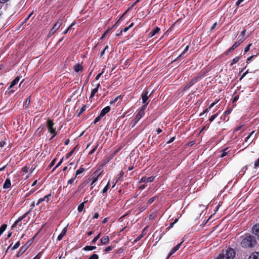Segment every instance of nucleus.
I'll use <instances>...</instances> for the list:
<instances>
[{
  "label": "nucleus",
  "instance_id": "nucleus-1",
  "mask_svg": "<svg viewBox=\"0 0 259 259\" xmlns=\"http://www.w3.org/2000/svg\"><path fill=\"white\" fill-rule=\"evenodd\" d=\"M255 243V240L254 237L251 235H247L242 239L241 245L243 247L248 248L252 247Z\"/></svg>",
  "mask_w": 259,
  "mask_h": 259
},
{
  "label": "nucleus",
  "instance_id": "nucleus-2",
  "mask_svg": "<svg viewBox=\"0 0 259 259\" xmlns=\"http://www.w3.org/2000/svg\"><path fill=\"white\" fill-rule=\"evenodd\" d=\"M235 255V252L234 249L228 248L220 256H221L223 259H233Z\"/></svg>",
  "mask_w": 259,
  "mask_h": 259
},
{
  "label": "nucleus",
  "instance_id": "nucleus-3",
  "mask_svg": "<svg viewBox=\"0 0 259 259\" xmlns=\"http://www.w3.org/2000/svg\"><path fill=\"white\" fill-rule=\"evenodd\" d=\"M47 125L48 127V129L49 132L53 134V136L51 137V140L53 139L56 135L57 132L56 131V129L53 127L54 123L52 121V120L50 119H48L47 121Z\"/></svg>",
  "mask_w": 259,
  "mask_h": 259
},
{
  "label": "nucleus",
  "instance_id": "nucleus-4",
  "mask_svg": "<svg viewBox=\"0 0 259 259\" xmlns=\"http://www.w3.org/2000/svg\"><path fill=\"white\" fill-rule=\"evenodd\" d=\"M145 112L143 111V110H140L139 112L135 116V118L132 121V127H134L137 122L140 120V119L144 115Z\"/></svg>",
  "mask_w": 259,
  "mask_h": 259
},
{
  "label": "nucleus",
  "instance_id": "nucleus-5",
  "mask_svg": "<svg viewBox=\"0 0 259 259\" xmlns=\"http://www.w3.org/2000/svg\"><path fill=\"white\" fill-rule=\"evenodd\" d=\"M62 24V20L61 19L58 20V21L54 24L52 29L50 30L49 35H51L54 34L55 32L59 28Z\"/></svg>",
  "mask_w": 259,
  "mask_h": 259
},
{
  "label": "nucleus",
  "instance_id": "nucleus-6",
  "mask_svg": "<svg viewBox=\"0 0 259 259\" xmlns=\"http://www.w3.org/2000/svg\"><path fill=\"white\" fill-rule=\"evenodd\" d=\"M30 244L28 242H27L25 245H24L23 246L21 247L20 250L17 254V256L19 257L21 256L23 253L25 252V251L28 249L29 247Z\"/></svg>",
  "mask_w": 259,
  "mask_h": 259
},
{
  "label": "nucleus",
  "instance_id": "nucleus-7",
  "mask_svg": "<svg viewBox=\"0 0 259 259\" xmlns=\"http://www.w3.org/2000/svg\"><path fill=\"white\" fill-rule=\"evenodd\" d=\"M150 96L151 94L148 95V92L144 91L141 96L143 103H148L149 102H147V100Z\"/></svg>",
  "mask_w": 259,
  "mask_h": 259
},
{
  "label": "nucleus",
  "instance_id": "nucleus-8",
  "mask_svg": "<svg viewBox=\"0 0 259 259\" xmlns=\"http://www.w3.org/2000/svg\"><path fill=\"white\" fill-rule=\"evenodd\" d=\"M51 197V194H49L48 195L45 196L43 198L39 199L36 203V205H38L42 201H45L47 203L49 202L50 200Z\"/></svg>",
  "mask_w": 259,
  "mask_h": 259
},
{
  "label": "nucleus",
  "instance_id": "nucleus-9",
  "mask_svg": "<svg viewBox=\"0 0 259 259\" xmlns=\"http://www.w3.org/2000/svg\"><path fill=\"white\" fill-rule=\"evenodd\" d=\"M252 233L259 240V224L254 225L252 227Z\"/></svg>",
  "mask_w": 259,
  "mask_h": 259
},
{
  "label": "nucleus",
  "instance_id": "nucleus-10",
  "mask_svg": "<svg viewBox=\"0 0 259 259\" xmlns=\"http://www.w3.org/2000/svg\"><path fill=\"white\" fill-rule=\"evenodd\" d=\"M155 177L153 176L150 177L149 178H146L144 177L141 178L140 181V183H144V182H152L154 181Z\"/></svg>",
  "mask_w": 259,
  "mask_h": 259
},
{
  "label": "nucleus",
  "instance_id": "nucleus-11",
  "mask_svg": "<svg viewBox=\"0 0 259 259\" xmlns=\"http://www.w3.org/2000/svg\"><path fill=\"white\" fill-rule=\"evenodd\" d=\"M67 226L65 227L61 231V233L58 235L57 240L60 241L62 238L65 236L67 232Z\"/></svg>",
  "mask_w": 259,
  "mask_h": 259
},
{
  "label": "nucleus",
  "instance_id": "nucleus-12",
  "mask_svg": "<svg viewBox=\"0 0 259 259\" xmlns=\"http://www.w3.org/2000/svg\"><path fill=\"white\" fill-rule=\"evenodd\" d=\"M26 214H23L22 216L19 217L14 223V224L12 226V228H14L15 227H16L17 224L21 221L23 219H24L26 217Z\"/></svg>",
  "mask_w": 259,
  "mask_h": 259
},
{
  "label": "nucleus",
  "instance_id": "nucleus-13",
  "mask_svg": "<svg viewBox=\"0 0 259 259\" xmlns=\"http://www.w3.org/2000/svg\"><path fill=\"white\" fill-rule=\"evenodd\" d=\"M109 242V238L108 236H104L101 240L100 242L102 244H107Z\"/></svg>",
  "mask_w": 259,
  "mask_h": 259
},
{
  "label": "nucleus",
  "instance_id": "nucleus-14",
  "mask_svg": "<svg viewBox=\"0 0 259 259\" xmlns=\"http://www.w3.org/2000/svg\"><path fill=\"white\" fill-rule=\"evenodd\" d=\"M110 110V107L109 106H106L104 109H102L101 112H100V115L103 117L105 115V114L108 113Z\"/></svg>",
  "mask_w": 259,
  "mask_h": 259
},
{
  "label": "nucleus",
  "instance_id": "nucleus-15",
  "mask_svg": "<svg viewBox=\"0 0 259 259\" xmlns=\"http://www.w3.org/2000/svg\"><path fill=\"white\" fill-rule=\"evenodd\" d=\"M11 183L10 180L9 179H7L3 185V188L4 189H8L11 187Z\"/></svg>",
  "mask_w": 259,
  "mask_h": 259
},
{
  "label": "nucleus",
  "instance_id": "nucleus-16",
  "mask_svg": "<svg viewBox=\"0 0 259 259\" xmlns=\"http://www.w3.org/2000/svg\"><path fill=\"white\" fill-rule=\"evenodd\" d=\"M100 86V83H98L97 84L96 87L92 90V91L91 92V96H90V98H93L95 96V95L98 92V89Z\"/></svg>",
  "mask_w": 259,
  "mask_h": 259
},
{
  "label": "nucleus",
  "instance_id": "nucleus-17",
  "mask_svg": "<svg viewBox=\"0 0 259 259\" xmlns=\"http://www.w3.org/2000/svg\"><path fill=\"white\" fill-rule=\"evenodd\" d=\"M159 31L160 28L157 27L149 33V35L150 36V37H152L156 33H157Z\"/></svg>",
  "mask_w": 259,
  "mask_h": 259
},
{
  "label": "nucleus",
  "instance_id": "nucleus-18",
  "mask_svg": "<svg viewBox=\"0 0 259 259\" xmlns=\"http://www.w3.org/2000/svg\"><path fill=\"white\" fill-rule=\"evenodd\" d=\"M20 80V77L17 76L11 82L9 89L12 88L15 84H16Z\"/></svg>",
  "mask_w": 259,
  "mask_h": 259
},
{
  "label": "nucleus",
  "instance_id": "nucleus-19",
  "mask_svg": "<svg viewBox=\"0 0 259 259\" xmlns=\"http://www.w3.org/2000/svg\"><path fill=\"white\" fill-rule=\"evenodd\" d=\"M248 259H259V252H254L250 255Z\"/></svg>",
  "mask_w": 259,
  "mask_h": 259
},
{
  "label": "nucleus",
  "instance_id": "nucleus-20",
  "mask_svg": "<svg viewBox=\"0 0 259 259\" xmlns=\"http://www.w3.org/2000/svg\"><path fill=\"white\" fill-rule=\"evenodd\" d=\"M74 70L76 72H78L82 70V67L79 64H77L74 66Z\"/></svg>",
  "mask_w": 259,
  "mask_h": 259
},
{
  "label": "nucleus",
  "instance_id": "nucleus-21",
  "mask_svg": "<svg viewBox=\"0 0 259 259\" xmlns=\"http://www.w3.org/2000/svg\"><path fill=\"white\" fill-rule=\"evenodd\" d=\"M76 179V176H75L74 177L71 178V179L69 180L67 182V186H66V188L67 187H69L70 188V187L69 186L70 185H72V184H73L75 180Z\"/></svg>",
  "mask_w": 259,
  "mask_h": 259
},
{
  "label": "nucleus",
  "instance_id": "nucleus-22",
  "mask_svg": "<svg viewBox=\"0 0 259 259\" xmlns=\"http://www.w3.org/2000/svg\"><path fill=\"white\" fill-rule=\"evenodd\" d=\"M7 227V225L6 224L2 225L0 227V236L4 233V232L6 230Z\"/></svg>",
  "mask_w": 259,
  "mask_h": 259
},
{
  "label": "nucleus",
  "instance_id": "nucleus-23",
  "mask_svg": "<svg viewBox=\"0 0 259 259\" xmlns=\"http://www.w3.org/2000/svg\"><path fill=\"white\" fill-rule=\"evenodd\" d=\"M96 247L95 246H86L84 247L83 249L86 251L92 250L95 249Z\"/></svg>",
  "mask_w": 259,
  "mask_h": 259
},
{
  "label": "nucleus",
  "instance_id": "nucleus-24",
  "mask_svg": "<svg viewBox=\"0 0 259 259\" xmlns=\"http://www.w3.org/2000/svg\"><path fill=\"white\" fill-rule=\"evenodd\" d=\"M229 153L228 148L224 149L222 152V154L220 155L221 157H223L228 154Z\"/></svg>",
  "mask_w": 259,
  "mask_h": 259
},
{
  "label": "nucleus",
  "instance_id": "nucleus-25",
  "mask_svg": "<svg viewBox=\"0 0 259 259\" xmlns=\"http://www.w3.org/2000/svg\"><path fill=\"white\" fill-rule=\"evenodd\" d=\"M84 171V168L82 167H80L79 168V169H78L76 171V174H75V176L76 177H77V176L81 174V173H82L83 171Z\"/></svg>",
  "mask_w": 259,
  "mask_h": 259
},
{
  "label": "nucleus",
  "instance_id": "nucleus-26",
  "mask_svg": "<svg viewBox=\"0 0 259 259\" xmlns=\"http://www.w3.org/2000/svg\"><path fill=\"white\" fill-rule=\"evenodd\" d=\"M240 44V42H235L234 45L230 48L229 50V51H231L232 50H233L234 49L237 48L239 45Z\"/></svg>",
  "mask_w": 259,
  "mask_h": 259
},
{
  "label": "nucleus",
  "instance_id": "nucleus-27",
  "mask_svg": "<svg viewBox=\"0 0 259 259\" xmlns=\"http://www.w3.org/2000/svg\"><path fill=\"white\" fill-rule=\"evenodd\" d=\"M84 203L82 202L81 204H79V205L78 206L77 210L79 212H81L83 209V208L84 207Z\"/></svg>",
  "mask_w": 259,
  "mask_h": 259
},
{
  "label": "nucleus",
  "instance_id": "nucleus-28",
  "mask_svg": "<svg viewBox=\"0 0 259 259\" xmlns=\"http://www.w3.org/2000/svg\"><path fill=\"white\" fill-rule=\"evenodd\" d=\"M30 103V98H27L25 102L24 106L25 108H28Z\"/></svg>",
  "mask_w": 259,
  "mask_h": 259
},
{
  "label": "nucleus",
  "instance_id": "nucleus-29",
  "mask_svg": "<svg viewBox=\"0 0 259 259\" xmlns=\"http://www.w3.org/2000/svg\"><path fill=\"white\" fill-rule=\"evenodd\" d=\"M75 24V22H73L70 25V26L65 30L64 31V32H63V33L64 34H66L69 31V30L71 28V27L74 25Z\"/></svg>",
  "mask_w": 259,
  "mask_h": 259
},
{
  "label": "nucleus",
  "instance_id": "nucleus-30",
  "mask_svg": "<svg viewBox=\"0 0 259 259\" xmlns=\"http://www.w3.org/2000/svg\"><path fill=\"white\" fill-rule=\"evenodd\" d=\"M20 245V242L19 241L15 243V244L13 247H12V249L15 250V249H17V248L19 247Z\"/></svg>",
  "mask_w": 259,
  "mask_h": 259
},
{
  "label": "nucleus",
  "instance_id": "nucleus-31",
  "mask_svg": "<svg viewBox=\"0 0 259 259\" xmlns=\"http://www.w3.org/2000/svg\"><path fill=\"white\" fill-rule=\"evenodd\" d=\"M103 117L100 115L99 114V116H98L95 119L94 121V123L95 124H96V123H97L98 121H99Z\"/></svg>",
  "mask_w": 259,
  "mask_h": 259
},
{
  "label": "nucleus",
  "instance_id": "nucleus-32",
  "mask_svg": "<svg viewBox=\"0 0 259 259\" xmlns=\"http://www.w3.org/2000/svg\"><path fill=\"white\" fill-rule=\"evenodd\" d=\"M188 49H189V46H188V45H187V46L185 47V48L184 50L183 51V52L182 53V54L179 56V57H180L183 56V55H184V54H185V53L188 51Z\"/></svg>",
  "mask_w": 259,
  "mask_h": 259
},
{
  "label": "nucleus",
  "instance_id": "nucleus-33",
  "mask_svg": "<svg viewBox=\"0 0 259 259\" xmlns=\"http://www.w3.org/2000/svg\"><path fill=\"white\" fill-rule=\"evenodd\" d=\"M100 237V234L99 233L97 236H96L93 240L92 241V243L93 244L95 243V242L98 240L99 237Z\"/></svg>",
  "mask_w": 259,
  "mask_h": 259
},
{
  "label": "nucleus",
  "instance_id": "nucleus-34",
  "mask_svg": "<svg viewBox=\"0 0 259 259\" xmlns=\"http://www.w3.org/2000/svg\"><path fill=\"white\" fill-rule=\"evenodd\" d=\"M109 182L108 183V184H107V185L104 187V188L103 189V193H106L108 189H109Z\"/></svg>",
  "mask_w": 259,
  "mask_h": 259
},
{
  "label": "nucleus",
  "instance_id": "nucleus-35",
  "mask_svg": "<svg viewBox=\"0 0 259 259\" xmlns=\"http://www.w3.org/2000/svg\"><path fill=\"white\" fill-rule=\"evenodd\" d=\"M89 259H99V256L97 254H92Z\"/></svg>",
  "mask_w": 259,
  "mask_h": 259
},
{
  "label": "nucleus",
  "instance_id": "nucleus-36",
  "mask_svg": "<svg viewBox=\"0 0 259 259\" xmlns=\"http://www.w3.org/2000/svg\"><path fill=\"white\" fill-rule=\"evenodd\" d=\"M29 168L27 166H25L22 168V171H23V172H24L25 173L28 172L29 171Z\"/></svg>",
  "mask_w": 259,
  "mask_h": 259
},
{
  "label": "nucleus",
  "instance_id": "nucleus-37",
  "mask_svg": "<svg viewBox=\"0 0 259 259\" xmlns=\"http://www.w3.org/2000/svg\"><path fill=\"white\" fill-rule=\"evenodd\" d=\"M218 114H215L213 115H212L211 116V117L209 118V120L210 121V122H212V121H213L214 120V119L218 116Z\"/></svg>",
  "mask_w": 259,
  "mask_h": 259
},
{
  "label": "nucleus",
  "instance_id": "nucleus-38",
  "mask_svg": "<svg viewBox=\"0 0 259 259\" xmlns=\"http://www.w3.org/2000/svg\"><path fill=\"white\" fill-rule=\"evenodd\" d=\"M239 57H236L234 58L231 63V65H232L233 64L237 63L239 61Z\"/></svg>",
  "mask_w": 259,
  "mask_h": 259
},
{
  "label": "nucleus",
  "instance_id": "nucleus-39",
  "mask_svg": "<svg viewBox=\"0 0 259 259\" xmlns=\"http://www.w3.org/2000/svg\"><path fill=\"white\" fill-rule=\"evenodd\" d=\"M108 48H109V47H108V45H107V46L105 47V48L104 49V50L101 52V55H100V56H101V57H102V56H103V55H104V54H105V51H106L107 49H108Z\"/></svg>",
  "mask_w": 259,
  "mask_h": 259
},
{
  "label": "nucleus",
  "instance_id": "nucleus-40",
  "mask_svg": "<svg viewBox=\"0 0 259 259\" xmlns=\"http://www.w3.org/2000/svg\"><path fill=\"white\" fill-rule=\"evenodd\" d=\"M232 108H229L224 113L225 115H228L229 114H230L231 112H232Z\"/></svg>",
  "mask_w": 259,
  "mask_h": 259
},
{
  "label": "nucleus",
  "instance_id": "nucleus-41",
  "mask_svg": "<svg viewBox=\"0 0 259 259\" xmlns=\"http://www.w3.org/2000/svg\"><path fill=\"white\" fill-rule=\"evenodd\" d=\"M178 250L176 249V247H175L170 251V252L169 253V254H168V256H170V255H171L173 253H174L176 251H177Z\"/></svg>",
  "mask_w": 259,
  "mask_h": 259
},
{
  "label": "nucleus",
  "instance_id": "nucleus-42",
  "mask_svg": "<svg viewBox=\"0 0 259 259\" xmlns=\"http://www.w3.org/2000/svg\"><path fill=\"white\" fill-rule=\"evenodd\" d=\"M104 72V69H103L102 71V72L100 73H99L96 77V80H98L99 79V78L100 77V76L103 74V73Z\"/></svg>",
  "mask_w": 259,
  "mask_h": 259
},
{
  "label": "nucleus",
  "instance_id": "nucleus-43",
  "mask_svg": "<svg viewBox=\"0 0 259 259\" xmlns=\"http://www.w3.org/2000/svg\"><path fill=\"white\" fill-rule=\"evenodd\" d=\"M254 133V131L251 132V133L246 138L245 142H247L248 140L250 139V138L252 136Z\"/></svg>",
  "mask_w": 259,
  "mask_h": 259
},
{
  "label": "nucleus",
  "instance_id": "nucleus-44",
  "mask_svg": "<svg viewBox=\"0 0 259 259\" xmlns=\"http://www.w3.org/2000/svg\"><path fill=\"white\" fill-rule=\"evenodd\" d=\"M74 149L72 150L70 152L67 154L66 158H69L73 153Z\"/></svg>",
  "mask_w": 259,
  "mask_h": 259
},
{
  "label": "nucleus",
  "instance_id": "nucleus-45",
  "mask_svg": "<svg viewBox=\"0 0 259 259\" xmlns=\"http://www.w3.org/2000/svg\"><path fill=\"white\" fill-rule=\"evenodd\" d=\"M155 197H152L148 201L147 203L149 204H150L151 203H152L155 200Z\"/></svg>",
  "mask_w": 259,
  "mask_h": 259
},
{
  "label": "nucleus",
  "instance_id": "nucleus-46",
  "mask_svg": "<svg viewBox=\"0 0 259 259\" xmlns=\"http://www.w3.org/2000/svg\"><path fill=\"white\" fill-rule=\"evenodd\" d=\"M192 85H193V83L192 82H190L185 86L184 89L185 90L189 88L190 87H191Z\"/></svg>",
  "mask_w": 259,
  "mask_h": 259
},
{
  "label": "nucleus",
  "instance_id": "nucleus-47",
  "mask_svg": "<svg viewBox=\"0 0 259 259\" xmlns=\"http://www.w3.org/2000/svg\"><path fill=\"white\" fill-rule=\"evenodd\" d=\"M86 109V106H83V107H81V108L80 109V111L79 112V115H80V114H81L84 111H85Z\"/></svg>",
  "mask_w": 259,
  "mask_h": 259
},
{
  "label": "nucleus",
  "instance_id": "nucleus-48",
  "mask_svg": "<svg viewBox=\"0 0 259 259\" xmlns=\"http://www.w3.org/2000/svg\"><path fill=\"white\" fill-rule=\"evenodd\" d=\"M251 46V44H249L245 48V50H244V52L245 53H246L247 52L249 49H250V46Z\"/></svg>",
  "mask_w": 259,
  "mask_h": 259
},
{
  "label": "nucleus",
  "instance_id": "nucleus-49",
  "mask_svg": "<svg viewBox=\"0 0 259 259\" xmlns=\"http://www.w3.org/2000/svg\"><path fill=\"white\" fill-rule=\"evenodd\" d=\"M63 161V158H62L60 160L59 162L55 166V168H57L58 167H59L61 165V164L62 163Z\"/></svg>",
  "mask_w": 259,
  "mask_h": 259
},
{
  "label": "nucleus",
  "instance_id": "nucleus-50",
  "mask_svg": "<svg viewBox=\"0 0 259 259\" xmlns=\"http://www.w3.org/2000/svg\"><path fill=\"white\" fill-rule=\"evenodd\" d=\"M113 249V247L112 246H109L106 248L105 251L108 252L110 250H111Z\"/></svg>",
  "mask_w": 259,
  "mask_h": 259
},
{
  "label": "nucleus",
  "instance_id": "nucleus-51",
  "mask_svg": "<svg viewBox=\"0 0 259 259\" xmlns=\"http://www.w3.org/2000/svg\"><path fill=\"white\" fill-rule=\"evenodd\" d=\"M97 147L98 146L96 145L90 152V154H92L93 153L95 152V151H96V150L97 149Z\"/></svg>",
  "mask_w": 259,
  "mask_h": 259
},
{
  "label": "nucleus",
  "instance_id": "nucleus-52",
  "mask_svg": "<svg viewBox=\"0 0 259 259\" xmlns=\"http://www.w3.org/2000/svg\"><path fill=\"white\" fill-rule=\"evenodd\" d=\"M254 166H255V168H257V167L259 166V158H258L257 161L255 162V163L254 164Z\"/></svg>",
  "mask_w": 259,
  "mask_h": 259
},
{
  "label": "nucleus",
  "instance_id": "nucleus-53",
  "mask_svg": "<svg viewBox=\"0 0 259 259\" xmlns=\"http://www.w3.org/2000/svg\"><path fill=\"white\" fill-rule=\"evenodd\" d=\"M144 105L142 106V109H141V110H143V111H144V110L146 109L148 103H144Z\"/></svg>",
  "mask_w": 259,
  "mask_h": 259
},
{
  "label": "nucleus",
  "instance_id": "nucleus-54",
  "mask_svg": "<svg viewBox=\"0 0 259 259\" xmlns=\"http://www.w3.org/2000/svg\"><path fill=\"white\" fill-rule=\"evenodd\" d=\"M226 116L227 115H225V113L224 114V115L221 117V119H223V120H228L229 119V118H227L226 119Z\"/></svg>",
  "mask_w": 259,
  "mask_h": 259
},
{
  "label": "nucleus",
  "instance_id": "nucleus-55",
  "mask_svg": "<svg viewBox=\"0 0 259 259\" xmlns=\"http://www.w3.org/2000/svg\"><path fill=\"white\" fill-rule=\"evenodd\" d=\"M178 219H176L173 223H171L170 224V226L169 227V228H172L174 226V225L178 221Z\"/></svg>",
  "mask_w": 259,
  "mask_h": 259
},
{
  "label": "nucleus",
  "instance_id": "nucleus-56",
  "mask_svg": "<svg viewBox=\"0 0 259 259\" xmlns=\"http://www.w3.org/2000/svg\"><path fill=\"white\" fill-rule=\"evenodd\" d=\"M175 139V137L171 138L168 141H167V143L169 144V143L172 142L174 141Z\"/></svg>",
  "mask_w": 259,
  "mask_h": 259
},
{
  "label": "nucleus",
  "instance_id": "nucleus-57",
  "mask_svg": "<svg viewBox=\"0 0 259 259\" xmlns=\"http://www.w3.org/2000/svg\"><path fill=\"white\" fill-rule=\"evenodd\" d=\"M244 0H238L236 3L237 6H239Z\"/></svg>",
  "mask_w": 259,
  "mask_h": 259
},
{
  "label": "nucleus",
  "instance_id": "nucleus-58",
  "mask_svg": "<svg viewBox=\"0 0 259 259\" xmlns=\"http://www.w3.org/2000/svg\"><path fill=\"white\" fill-rule=\"evenodd\" d=\"M98 176L94 177L93 178V183H95L98 181Z\"/></svg>",
  "mask_w": 259,
  "mask_h": 259
},
{
  "label": "nucleus",
  "instance_id": "nucleus-59",
  "mask_svg": "<svg viewBox=\"0 0 259 259\" xmlns=\"http://www.w3.org/2000/svg\"><path fill=\"white\" fill-rule=\"evenodd\" d=\"M109 31V29H108V30H106V31L104 33V34H103V35H102V36L101 38H103L104 37H105V35H107V34L108 33Z\"/></svg>",
  "mask_w": 259,
  "mask_h": 259
},
{
  "label": "nucleus",
  "instance_id": "nucleus-60",
  "mask_svg": "<svg viewBox=\"0 0 259 259\" xmlns=\"http://www.w3.org/2000/svg\"><path fill=\"white\" fill-rule=\"evenodd\" d=\"M99 216V214L98 213H95L94 214V216H93V218L95 219H98Z\"/></svg>",
  "mask_w": 259,
  "mask_h": 259
},
{
  "label": "nucleus",
  "instance_id": "nucleus-61",
  "mask_svg": "<svg viewBox=\"0 0 259 259\" xmlns=\"http://www.w3.org/2000/svg\"><path fill=\"white\" fill-rule=\"evenodd\" d=\"M182 243V242H181V243H180L179 244H177V245L175 246V247H176V249L178 250V249L180 248V246L181 245Z\"/></svg>",
  "mask_w": 259,
  "mask_h": 259
},
{
  "label": "nucleus",
  "instance_id": "nucleus-62",
  "mask_svg": "<svg viewBox=\"0 0 259 259\" xmlns=\"http://www.w3.org/2000/svg\"><path fill=\"white\" fill-rule=\"evenodd\" d=\"M217 102H218V101H217L216 102H213V103H211L210 104V105L209 106V109L213 107L217 104Z\"/></svg>",
  "mask_w": 259,
  "mask_h": 259
},
{
  "label": "nucleus",
  "instance_id": "nucleus-63",
  "mask_svg": "<svg viewBox=\"0 0 259 259\" xmlns=\"http://www.w3.org/2000/svg\"><path fill=\"white\" fill-rule=\"evenodd\" d=\"M245 40V38L242 37V38H240L239 40L237 41L238 42H242Z\"/></svg>",
  "mask_w": 259,
  "mask_h": 259
},
{
  "label": "nucleus",
  "instance_id": "nucleus-64",
  "mask_svg": "<svg viewBox=\"0 0 259 259\" xmlns=\"http://www.w3.org/2000/svg\"><path fill=\"white\" fill-rule=\"evenodd\" d=\"M5 144H6V143L4 141L1 142L0 143V147H3L5 145Z\"/></svg>",
  "mask_w": 259,
  "mask_h": 259
}]
</instances>
